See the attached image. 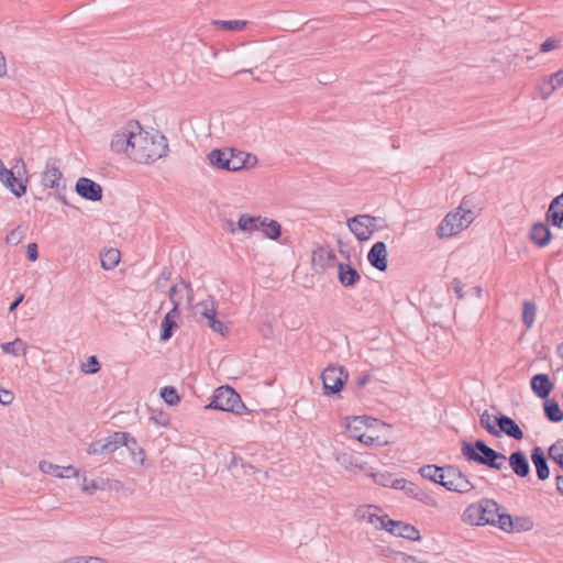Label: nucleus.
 <instances>
[{"mask_svg": "<svg viewBox=\"0 0 563 563\" xmlns=\"http://www.w3.org/2000/svg\"><path fill=\"white\" fill-rule=\"evenodd\" d=\"M122 446H126L129 449L134 462H139L140 464L144 463V450L139 445L137 441L133 437H131L130 433H128V440L125 441V443H122Z\"/></svg>", "mask_w": 563, "mask_h": 563, "instance_id": "obj_33", "label": "nucleus"}, {"mask_svg": "<svg viewBox=\"0 0 563 563\" xmlns=\"http://www.w3.org/2000/svg\"><path fill=\"white\" fill-rule=\"evenodd\" d=\"M364 424V421L361 417H355L353 422L347 424V431L352 438H354V433H362L361 427Z\"/></svg>", "mask_w": 563, "mask_h": 563, "instance_id": "obj_47", "label": "nucleus"}, {"mask_svg": "<svg viewBox=\"0 0 563 563\" xmlns=\"http://www.w3.org/2000/svg\"><path fill=\"white\" fill-rule=\"evenodd\" d=\"M38 467L41 472H43L44 474L54 475L59 478L69 477L68 474H64L60 472L62 467L59 465L53 464L47 461H41Z\"/></svg>", "mask_w": 563, "mask_h": 563, "instance_id": "obj_40", "label": "nucleus"}, {"mask_svg": "<svg viewBox=\"0 0 563 563\" xmlns=\"http://www.w3.org/2000/svg\"><path fill=\"white\" fill-rule=\"evenodd\" d=\"M141 125L137 121H130L121 130L117 131L111 140V150L115 153H125L130 157L132 142Z\"/></svg>", "mask_w": 563, "mask_h": 563, "instance_id": "obj_9", "label": "nucleus"}, {"mask_svg": "<svg viewBox=\"0 0 563 563\" xmlns=\"http://www.w3.org/2000/svg\"><path fill=\"white\" fill-rule=\"evenodd\" d=\"M499 511V505L493 499H482L476 504L468 505L462 515V520L468 525L495 526V517Z\"/></svg>", "mask_w": 563, "mask_h": 563, "instance_id": "obj_5", "label": "nucleus"}, {"mask_svg": "<svg viewBox=\"0 0 563 563\" xmlns=\"http://www.w3.org/2000/svg\"><path fill=\"white\" fill-rule=\"evenodd\" d=\"M495 526H497L499 529L506 532L515 530V522L511 516L508 514H500L499 511H497V515L495 517Z\"/></svg>", "mask_w": 563, "mask_h": 563, "instance_id": "obj_38", "label": "nucleus"}, {"mask_svg": "<svg viewBox=\"0 0 563 563\" xmlns=\"http://www.w3.org/2000/svg\"><path fill=\"white\" fill-rule=\"evenodd\" d=\"M205 409H216L242 416L249 411L241 396L230 386H221L213 393L212 399Z\"/></svg>", "mask_w": 563, "mask_h": 563, "instance_id": "obj_4", "label": "nucleus"}, {"mask_svg": "<svg viewBox=\"0 0 563 563\" xmlns=\"http://www.w3.org/2000/svg\"><path fill=\"white\" fill-rule=\"evenodd\" d=\"M532 521L528 518H517L516 522H515V530L517 531H527V530H530L532 528Z\"/></svg>", "mask_w": 563, "mask_h": 563, "instance_id": "obj_48", "label": "nucleus"}, {"mask_svg": "<svg viewBox=\"0 0 563 563\" xmlns=\"http://www.w3.org/2000/svg\"><path fill=\"white\" fill-rule=\"evenodd\" d=\"M179 317L180 312L177 310V303L175 302V307H173L162 320L159 334L162 341H168L174 335V332L178 329L177 321Z\"/></svg>", "mask_w": 563, "mask_h": 563, "instance_id": "obj_15", "label": "nucleus"}, {"mask_svg": "<svg viewBox=\"0 0 563 563\" xmlns=\"http://www.w3.org/2000/svg\"><path fill=\"white\" fill-rule=\"evenodd\" d=\"M369 380H371V374L369 373L365 372V373L360 374L356 377V379H355L356 388L357 389L363 388L365 385L368 384Z\"/></svg>", "mask_w": 563, "mask_h": 563, "instance_id": "obj_55", "label": "nucleus"}, {"mask_svg": "<svg viewBox=\"0 0 563 563\" xmlns=\"http://www.w3.org/2000/svg\"><path fill=\"white\" fill-rule=\"evenodd\" d=\"M7 74V63L4 55L0 52V77Z\"/></svg>", "mask_w": 563, "mask_h": 563, "instance_id": "obj_63", "label": "nucleus"}, {"mask_svg": "<svg viewBox=\"0 0 563 563\" xmlns=\"http://www.w3.org/2000/svg\"><path fill=\"white\" fill-rule=\"evenodd\" d=\"M529 236L537 246L544 247L550 243L552 233L547 224L537 222L532 225Z\"/></svg>", "mask_w": 563, "mask_h": 563, "instance_id": "obj_22", "label": "nucleus"}, {"mask_svg": "<svg viewBox=\"0 0 563 563\" xmlns=\"http://www.w3.org/2000/svg\"><path fill=\"white\" fill-rule=\"evenodd\" d=\"M441 486L459 494H467L475 488L468 477L455 465H445V473Z\"/></svg>", "mask_w": 563, "mask_h": 563, "instance_id": "obj_7", "label": "nucleus"}, {"mask_svg": "<svg viewBox=\"0 0 563 563\" xmlns=\"http://www.w3.org/2000/svg\"><path fill=\"white\" fill-rule=\"evenodd\" d=\"M445 473V465L438 466L434 464L423 465L419 468L421 477L441 485Z\"/></svg>", "mask_w": 563, "mask_h": 563, "instance_id": "obj_27", "label": "nucleus"}, {"mask_svg": "<svg viewBox=\"0 0 563 563\" xmlns=\"http://www.w3.org/2000/svg\"><path fill=\"white\" fill-rule=\"evenodd\" d=\"M211 24L219 30L236 32L244 30L247 22L244 20H212Z\"/></svg>", "mask_w": 563, "mask_h": 563, "instance_id": "obj_32", "label": "nucleus"}, {"mask_svg": "<svg viewBox=\"0 0 563 563\" xmlns=\"http://www.w3.org/2000/svg\"><path fill=\"white\" fill-rule=\"evenodd\" d=\"M374 482L380 486L388 487L391 476L389 474H373Z\"/></svg>", "mask_w": 563, "mask_h": 563, "instance_id": "obj_49", "label": "nucleus"}, {"mask_svg": "<svg viewBox=\"0 0 563 563\" xmlns=\"http://www.w3.org/2000/svg\"><path fill=\"white\" fill-rule=\"evenodd\" d=\"M354 439L360 441L361 443H364L366 445L374 443V438L372 435L364 433H354Z\"/></svg>", "mask_w": 563, "mask_h": 563, "instance_id": "obj_58", "label": "nucleus"}, {"mask_svg": "<svg viewBox=\"0 0 563 563\" xmlns=\"http://www.w3.org/2000/svg\"><path fill=\"white\" fill-rule=\"evenodd\" d=\"M509 466L519 477H527L530 473V465L525 452L518 450L510 454Z\"/></svg>", "mask_w": 563, "mask_h": 563, "instance_id": "obj_21", "label": "nucleus"}, {"mask_svg": "<svg viewBox=\"0 0 563 563\" xmlns=\"http://www.w3.org/2000/svg\"><path fill=\"white\" fill-rule=\"evenodd\" d=\"M167 140L164 135H151L141 128L132 142L130 158L140 164H150L166 155Z\"/></svg>", "mask_w": 563, "mask_h": 563, "instance_id": "obj_1", "label": "nucleus"}, {"mask_svg": "<svg viewBox=\"0 0 563 563\" xmlns=\"http://www.w3.org/2000/svg\"><path fill=\"white\" fill-rule=\"evenodd\" d=\"M371 506L363 511L361 517L367 519L368 522L378 529L386 530L395 537H401L410 541H419L421 539L419 530L409 523L399 520H393L388 515H377L369 512Z\"/></svg>", "mask_w": 563, "mask_h": 563, "instance_id": "obj_3", "label": "nucleus"}, {"mask_svg": "<svg viewBox=\"0 0 563 563\" xmlns=\"http://www.w3.org/2000/svg\"><path fill=\"white\" fill-rule=\"evenodd\" d=\"M260 217H253L247 213L240 216L238 221L239 230L243 232H253L258 230Z\"/></svg>", "mask_w": 563, "mask_h": 563, "instance_id": "obj_34", "label": "nucleus"}, {"mask_svg": "<svg viewBox=\"0 0 563 563\" xmlns=\"http://www.w3.org/2000/svg\"><path fill=\"white\" fill-rule=\"evenodd\" d=\"M23 295H20L19 297H16L9 306V312H13L18 306L23 301Z\"/></svg>", "mask_w": 563, "mask_h": 563, "instance_id": "obj_61", "label": "nucleus"}, {"mask_svg": "<svg viewBox=\"0 0 563 563\" xmlns=\"http://www.w3.org/2000/svg\"><path fill=\"white\" fill-rule=\"evenodd\" d=\"M196 309L197 313L200 316L199 322H202V320L208 322L209 320L217 317V310L211 299L202 300L201 302L197 303Z\"/></svg>", "mask_w": 563, "mask_h": 563, "instance_id": "obj_31", "label": "nucleus"}, {"mask_svg": "<svg viewBox=\"0 0 563 563\" xmlns=\"http://www.w3.org/2000/svg\"><path fill=\"white\" fill-rule=\"evenodd\" d=\"M472 221L473 212L460 207L444 217L437 229V234L439 238H451L467 228Z\"/></svg>", "mask_w": 563, "mask_h": 563, "instance_id": "obj_6", "label": "nucleus"}, {"mask_svg": "<svg viewBox=\"0 0 563 563\" xmlns=\"http://www.w3.org/2000/svg\"><path fill=\"white\" fill-rule=\"evenodd\" d=\"M271 240H278L282 235V225L276 220L260 217L258 230Z\"/></svg>", "mask_w": 563, "mask_h": 563, "instance_id": "obj_26", "label": "nucleus"}, {"mask_svg": "<svg viewBox=\"0 0 563 563\" xmlns=\"http://www.w3.org/2000/svg\"><path fill=\"white\" fill-rule=\"evenodd\" d=\"M545 86H549L545 96H550L556 89L563 87V68L545 78Z\"/></svg>", "mask_w": 563, "mask_h": 563, "instance_id": "obj_36", "label": "nucleus"}, {"mask_svg": "<svg viewBox=\"0 0 563 563\" xmlns=\"http://www.w3.org/2000/svg\"><path fill=\"white\" fill-rule=\"evenodd\" d=\"M558 47V41L550 37V38H547L541 45H540V51L542 53H548L554 48Z\"/></svg>", "mask_w": 563, "mask_h": 563, "instance_id": "obj_52", "label": "nucleus"}, {"mask_svg": "<svg viewBox=\"0 0 563 563\" xmlns=\"http://www.w3.org/2000/svg\"><path fill=\"white\" fill-rule=\"evenodd\" d=\"M408 481L405 478H391L390 481V487L395 489H401L404 490L405 486L407 485Z\"/></svg>", "mask_w": 563, "mask_h": 563, "instance_id": "obj_60", "label": "nucleus"}, {"mask_svg": "<svg viewBox=\"0 0 563 563\" xmlns=\"http://www.w3.org/2000/svg\"><path fill=\"white\" fill-rule=\"evenodd\" d=\"M417 500L423 503L424 505L427 506H430V507H434L437 506V500L431 496L429 495L428 493H426L423 489L422 492L420 493L419 497L417 498Z\"/></svg>", "mask_w": 563, "mask_h": 563, "instance_id": "obj_51", "label": "nucleus"}, {"mask_svg": "<svg viewBox=\"0 0 563 563\" xmlns=\"http://www.w3.org/2000/svg\"><path fill=\"white\" fill-rule=\"evenodd\" d=\"M536 303L532 301H525L522 307V322L527 328H531L536 318Z\"/></svg>", "mask_w": 563, "mask_h": 563, "instance_id": "obj_37", "label": "nucleus"}, {"mask_svg": "<svg viewBox=\"0 0 563 563\" xmlns=\"http://www.w3.org/2000/svg\"><path fill=\"white\" fill-rule=\"evenodd\" d=\"M23 239V231L20 227L13 229L8 235H7V243L16 245L19 244Z\"/></svg>", "mask_w": 563, "mask_h": 563, "instance_id": "obj_45", "label": "nucleus"}, {"mask_svg": "<svg viewBox=\"0 0 563 563\" xmlns=\"http://www.w3.org/2000/svg\"><path fill=\"white\" fill-rule=\"evenodd\" d=\"M495 422L498 427L497 429L499 431V434L505 433L506 435L515 440L523 439L522 430L512 418L505 415H499L495 417Z\"/></svg>", "mask_w": 563, "mask_h": 563, "instance_id": "obj_16", "label": "nucleus"}, {"mask_svg": "<svg viewBox=\"0 0 563 563\" xmlns=\"http://www.w3.org/2000/svg\"><path fill=\"white\" fill-rule=\"evenodd\" d=\"M162 399L169 406L177 405L180 401L178 391L173 386H165L161 389Z\"/></svg>", "mask_w": 563, "mask_h": 563, "instance_id": "obj_39", "label": "nucleus"}, {"mask_svg": "<svg viewBox=\"0 0 563 563\" xmlns=\"http://www.w3.org/2000/svg\"><path fill=\"white\" fill-rule=\"evenodd\" d=\"M404 492L407 496L417 499L420 493L422 492V488L419 487L417 484L408 481L407 485L404 488Z\"/></svg>", "mask_w": 563, "mask_h": 563, "instance_id": "obj_46", "label": "nucleus"}, {"mask_svg": "<svg viewBox=\"0 0 563 563\" xmlns=\"http://www.w3.org/2000/svg\"><path fill=\"white\" fill-rule=\"evenodd\" d=\"M336 461L345 467L353 466V455L350 453H340L336 455Z\"/></svg>", "mask_w": 563, "mask_h": 563, "instance_id": "obj_50", "label": "nucleus"}, {"mask_svg": "<svg viewBox=\"0 0 563 563\" xmlns=\"http://www.w3.org/2000/svg\"><path fill=\"white\" fill-rule=\"evenodd\" d=\"M26 256L30 261L35 262L38 258V250L36 243H30L26 249Z\"/></svg>", "mask_w": 563, "mask_h": 563, "instance_id": "obj_56", "label": "nucleus"}, {"mask_svg": "<svg viewBox=\"0 0 563 563\" xmlns=\"http://www.w3.org/2000/svg\"><path fill=\"white\" fill-rule=\"evenodd\" d=\"M362 218H365V214L354 216L347 220L346 224L358 241H367L371 239V231L367 230V223Z\"/></svg>", "mask_w": 563, "mask_h": 563, "instance_id": "obj_23", "label": "nucleus"}, {"mask_svg": "<svg viewBox=\"0 0 563 563\" xmlns=\"http://www.w3.org/2000/svg\"><path fill=\"white\" fill-rule=\"evenodd\" d=\"M0 180L18 198L26 192V184L21 178H16L14 173L5 168L2 163L0 167Z\"/></svg>", "mask_w": 563, "mask_h": 563, "instance_id": "obj_13", "label": "nucleus"}, {"mask_svg": "<svg viewBox=\"0 0 563 563\" xmlns=\"http://www.w3.org/2000/svg\"><path fill=\"white\" fill-rule=\"evenodd\" d=\"M168 297L170 302L173 303V307H175V302L177 303V310H179V307L181 305L183 300V290L178 288L177 285H173L168 291Z\"/></svg>", "mask_w": 563, "mask_h": 563, "instance_id": "obj_44", "label": "nucleus"}, {"mask_svg": "<svg viewBox=\"0 0 563 563\" xmlns=\"http://www.w3.org/2000/svg\"><path fill=\"white\" fill-rule=\"evenodd\" d=\"M479 424L483 429H485L489 434L494 437H499V431L497 429V424L495 422V417L489 415L488 411H484L479 417Z\"/></svg>", "mask_w": 563, "mask_h": 563, "instance_id": "obj_35", "label": "nucleus"}, {"mask_svg": "<svg viewBox=\"0 0 563 563\" xmlns=\"http://www.w3.org/2000/svg\"><path fill=\"white\" fill-rule=\"evenodd\" d=\"M76 192L86 200L100 201L102 199V187L87 177H80L77 180Z\"/></svg>", "mask_w": 563, "mask_h": 563, "instance_id": "obj_11", "label": "nucleus"}, {"mask_svg": "<svg viewBox=\"0 0 563 563\" xmlns=\"http://www.w3.org/2000/svg\"><path fill=\"white\" fill-rule=\"evenodd\" d=\"M256 163V156L232 148V157H230V172H239L249 165L253 166Z\"/></svg>", "mask_w": 563, "mask_h": 563, "instance_id": "obj_24", "label": "nucleus"}, {"mask_svg": "<svg viewBox=\"0 0 563 563\" xmlns=\"http://www.w3.org/2000/svg\"><path fill=\"white\" fill-rule=\"evenodd\" d=\"M60 472L64 473V474H68L69 477L70 476H78L77 470L74 466H71V465L62 467Z\"/></svg>", "mask_w": 563, "mask_h": 563, "instance_id": "obj_62", "label": "nucleus"}, {"mask_svg": "<svg viewBox=\"0 0 563 563\" xmlns=\"http://www.w3.org/2000/svg\"><path fill=\"white\" fill-rule=\"evenodd\" d=\"M461 451L468 462H475L479 465L498 471L507 468L506 455L495 451L483 440H476L474 443L463 441Z\"/></svg>", "mask_w": 563, "mask_h": 563, "instance_id": "obj_2", "label": "nucleus"}, {"mask_svg": "<svg viewBox=\"0 0 563 563\" xmlns=\"http://www.w3.org/2000/svg\"><path fill=\"white\" fill-rule=\"evenodd\" d=\"M362 220L366 221L367 227H368L367 230L371 231V236H372L373 233L378 230V227L376 224L377 218L373 217L371 214H365V218H362Z\"/></svg>", "mask_w": 563, "mask_h": 563, "instance_id": "obj_54", "label": "nucleus"}, {"mask_svg": "<svg viewBox=\"0 0 563 563\" xmlns=\"http://www.w3.org/2000/svg\"><path fill=\"white\" fill-rule=\"evenodd\" d=\"M452 286L457 297L462 299L464 297L462 282L459 278H454L452 280Z\"/></svg>", "mask_w": 563, "mask_h": 563, "instance_id": "obj_59", "label": "nucleus"}, {"mask_svg": "<svg viewBox=\"0 0 563 563\" xmlns=\"http://www.w3.org/2000/svg\"><path fill=\"white\" fill-rule=\"evenodd\" d=\"M349 374L343 366H328L321 374L324 394L328 396L339 394Z\"/></svg>", "mask_w": 563, "mask_h": 563, "instance_id": "obj_8", "label": "nucleus"}, {"mask_svg": "<svg viewBox=\"0 0 563 563\" xmlns=\"http://www.w3.org/2000/svg\"><path fill=\"white\" fill-rule=\"evenodd\" d=\"M121 253L118 249H109L100 254L101 266L106 271L113 269L120 262Z\"/></svg>", "mask_w": 563, "mask_h": 563, "instance_id": "obj_30", "label": "nucleus"}, {"mask_svg": "<svg viewBox=\"0 0 563 563\" xmlns=\"http://www.w3.org/2000/svg\"><path fill=\"white\" fill-rule=\"evenodd\" d=\"M338 277L344 287H353L361 279L358 272L354 267L343 263L338 265Z\"/></svg>", "mask_w": 563, "mask_h": 563, "instance_id": "obj_25", "label": "nucleus"}, {"mask_svg": "<svg viewBox=\"0 0 563 563\" xmlns=\"http://www.w3.org/2000/svg\"><path fill=\"white\" fill-rule=\"evenodd\" d=\"M531 461L536 467L537 476L540 481H545L550 476V468L547 456L540 446H536L531 451Z\"/></svg>", "mask_w": 563, "mask_h": 563, "instance_id": "obj_20", "label": "nucleus"}, {"mask_svg": "<svg viewBox=\"0 0 563 563\" xmlns=\"http://www.w3.org/2000/svg\"><path fill=\"white\" fill-rule=\"evenodd\" d=\"M549 457L558 463L563 468V443L562 441H556L553 443L548 451Z\"/></svg>", "mask_w": 563, "mask_h": 563, "instance_id": "obj_41", "label": "nucleus"}, {"mask_svg": "<svg viewBox=\"0 0 563 563\" xmlns=\"http://www.w3.org/2000/svg\"><path fill=\"white\" fill-rule=\"evenodd\" d=\"M543 408L544 415L549 421L558 423L563 420V410L556 400L548 398L544 399Z\"/></svg>", "mask_w": 563, "mask_h": 563, "instance_id": "obj_28", "label": "nucleus"}, {"mask_svg": "<svg viewBox=\"0 0 563 563\" xmlns=\"http://www.w3.org/2000/svg\"><path fill=\"white\" fill-rule=\"evenodd\" d=\"M556 487H558V490L561 494H563V476L562 475L556 476Z\"/></svg>", "mask_w": 563, "mask_h": 563, "instance_id": "obj_64", "label": "nucleus"}, {"mask_svg": "<svg viewBox=\"0 0 563 563\" xmlns=\"http://www.w3.org/2000/svg\"><path fill=\"white\" fill-rule=\"evenodd\" d=\"M101 366L96 356H89L86 363L82 364L81 369L87 374H96L100 371Z\"/></svg>", "mask_w": 563, "mask_h": 563, "instance_id": "obj_42", "label": "nucleus"}, {"mask_svg": "<svg viewBox=\"0 0 563 563\" xmlns=\"http://www.w3.org/2000/svg\"><path fill=\"white\" fill-rule=\"evenodd\" d=\"M0 349L3 353L11 354L13 356H18L20 354L25 356L27 353V345L20 338H16L12 342L1 343Z\"/></svg>", "mask_w": 563, "mask_h": 563, "instance_id": "obj_29", "label": "nucleus"}, {"mask_svg": "<svg viewBox=\"0 0 563 563\" xmlns=\"http://www.w3.org/2000/svg\"><path fill=\"white\" fill-rule=\"evenodd\" d=\"M545 218L553 227H563V192L550 202Z\"/></svg>", "mask_w": 563, "mask_h": 563, "instance_id": "obj_19", "label": "nucleus"}, {"mask_svg": "<svg viewBox=\"0 0 563 563\" xmlns=\"http://www.w3.org/2000/svg\"><path fill=\"white\" fill-rule=\"evenodd\" d=\"M387 246L384 242L378 241L373 244L367 253L369 264L379 272H385L388 267Z\"/></svg>", "mask_w": 563, "mask_h": 563, "instance_id": "obj_14", "label": "nucleus"}, {"mask_svg": "<svg viewBox=\"0 0 563 563\" xmlns=\"http://www.w3.org/2000/svg\"><path fill=\"white\" fill-rule=\"evenodd\" d=\"M530 386L534 395L541 399H547L553 389V383L548 374L533 375Z\"/></svg>", "mask_w": 563, "mask_h": 563, "instance_id": "obj_17", "label": "nucleus"}, {"mask_svg": "<svg viewBox=\"0 0 563 563\" xmlns=\"http://www.w3.org/2000/svg\"><path fill=\"white\" fill-rule=\"evenodd\" d=\"M14 399V395L10 390L0 389V404L1 405H10Z\"/></svg>", "mask_w": 563, "mask_h": 563, "instance_id": "obj_53", "label": "nucleus"}, {"mask_svg": "<svg viewBox=\"0 0 563 563\" xmlns=\"http://www.w3.org/2000/svg\"><path fill=\"white\" fill-rule=\"evenodd\" d=\"M98 488L95 481H88L87 477H84L82 482V490L89 494H92Z\"/></svg>", "mask_w": 563, "mask_h": 563, "instance_id": "obj_57", "label": "nucleus"}, {"mask_svg": "<svg viewBox=\"0 0 563 563\" xmlns=\"http://www.w3.org/2000/svg\"><path fill=\"white\" fill-rule=\"evenodd\" d=\"M230 157H232V148L223 147L212 150L208 154V161L211 166L230 172Z\"/></svg>", "mask_w": 563, "mask_h": 563, "instance_id": "obj_18", "label": "nucleus"}, {"mask_svg": "<svg viewBox=\"0 0 563 563\" xmlns=\"http://www.w3.org/2000/svg\"><path fill=\"white\" fill-rule=\"evenodd\" d=\"M206 324L216 333H219L221 335H225V333L229 331V328L225 325L224 322L220 321L216 318L209 320L206 322Z\"/></svg>", "mask_w": 563, "mask_h": 563, "instance_id": "obj_43", "label": "nucleus"}, {"mask_svg": "<svg viewBox=\"0 0 563 563\" xmlns=\"http://www.w3.org/2000/svg\"><path fill=\"white\" fill-rule=\"evenodd\" d=\"M126 440L128 432L117 431L104 439L90 443L87 449V453L89 455L113 453L122 446V443H125Z\"/></svg>", "mask_w": 563, "mask_h": 563, "instance_id": "obj_10", "label": "nucleus"}, {"mask_svg": "<svg viewBox=\"0 0 563 563\" xmlns=\"http://www.w3.org/2000/svg\"><path fill=\"white\" fill-rule=\"evenodd\" d=\"M63 179V174L59 169V164L56 158H49L46 162L45 169L42 173V184L52 189L58 190Z\"/></svg>", "mask_w": 563, "mask_h": 563, "instance_id": "obj_12", "label": "nucleus"}]
</instances>
